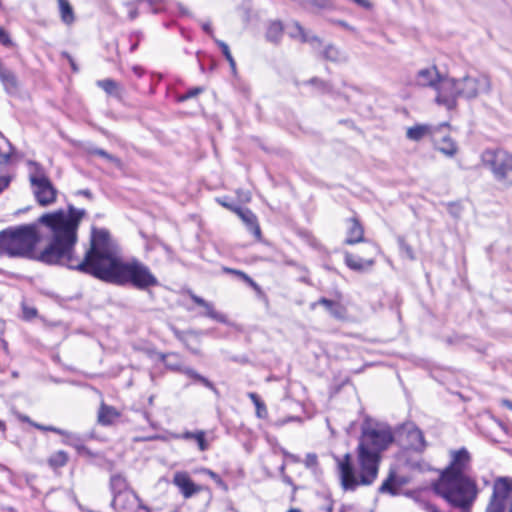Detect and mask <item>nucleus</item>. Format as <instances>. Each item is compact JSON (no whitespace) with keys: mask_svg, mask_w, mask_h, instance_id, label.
<instances>
[{"mask_svg":"<svg viewBox=\"0 0 512 512\" xmlns=\"http://www.w3.org/2000/svg\"><path fill=\"white\" fill-rule=\"evenodd\" d=\"M85 215L84 209L69 205L66 211L46 213L38 219L52 235L50 244L39 255L41 262L63 265L112 284H131L139 290L159 285L156 276L143 262L136 258L125 261L120 257L117 244L106 229L93 228L84 257L76 256L78 227Z\"/></svg>","mask_w":512,"mask_h":512,"instance_id":"obj_1","label":"nucleus"},{"mask_svg":"<svg viewBox=\"0 0 512 512\" xmlns=\"http://www.w3.org/2000/svg\"><path fill=\"white\" fill-rule=\"evenodd\" d=\"M391 429L383 424H365L357 446L355 470L350 454L337 459L339 477L344 490H355L358 486L372 484L378 475L381 453L393 442Z\"/></svg>","mask_w":512,"mask_h":512,"instance_id":"obj_2","label":"nucleus"},{"mask_svg":"<svg viewBox=\"0 0 512 512\" xmlns=\"http://www.w3.org/2000/svg\"><path fill=\"white\" fill-rule=\"evenodd\" d=\"M450 465L442 472L434 489L454 507L468 508L478 495L476 482L467 476L471 456L465 448L450 452Z\"/></svg>","mask_w":512,"mask_h":512,"instance_id":"obj_3","label":"nucleus"},{"mask_svg":"<svg viewBox=\"0 0 512 512\" xmlns=\"http://www.w3.org/2000/svg\"><path fill=\"white\" fill-rule=\"evenodd\" d=\"M491 90V80L485 74H467L459 79L445 78L438 88L435 101L448 110L455 109L457 99L471 100Z\"/></svg>","mask_w":512,"mask_h":512,"instance_id":"obj_4","label":"nucleus"},{"mask_svg":"<svg viewBox=\"0 0 512 512\" xmlns=\"http://www.w3.org/2000/svg\"><path fill=\"white\" fill-rule=\"evenodd\" d=\"M38 241L37 225H23L0 233V252L13 257H28Z\"/></svg>","mask_w":512,"mask_h":512,"instance_id":"obj_5","label":"nucleus"},{"mask_svg":"<svg viewBox=\"0 0 512 512\" xmlns=\"http://www.w3.org/2000/svg\"><path fill=\"white\" fill-rule=\"evenodd\" d=\"M481 162L497 182L512 186V153L504 149H487L481 154Z\"/></svg>","mask_w":512,"mask_h":512,"instance_id":"obj_6","label":"nucleus"},{"mask_svg":"<svg viewBox=\"0 0 512 512\" xmlns=\"http://www.w3.org/2000/svg\"><path fill=\"white\" fill-rule=\"evenodd\" d=\"M29 180L37 202L41 206H48L56 201L57 191L46 176L43 169L34 162H30Z\"/></svg>","mask_w":512,"mask_h":512,"instance_id":"obj_7","label":"nucleus"},{"mask_svg":"<svg viewBox=\"0 0 512 512\" xmlns=\"http://www.w3.org/2000/svg\"><path fill=\"white\" fill-rule=\"evenodd\" d=\"M485 512H512V478L498 477Z\"/></svg>","mask_w":512,"mask_h":512,"instance_id":"obj_8","label":"nucleus"},{"mask_svg":"<svg viewBox=\"0 0 512 512\" xmlns=\"http://www.w3.org/2000/svg\"><path fill=\"white\" fill-rule=\"evenodd\" d=\"M446 77H442L436 68V66H429L420 69L415 77L416 84L422 87H432L438 95V88L442 80Z\"/></svg>","mask_w":512,"mask_h":512,"instance_id":"obj_9","label":"nucleus"},{"mask_svg":"<svg viewBox=\"0 0 512 512\" xmlns=\"http://www.w3.org/2000/svg\"><path fill=\"white\" fill-rule=\"evenodd\" d=\"M448 124L444 123L438 126L430 124H416L407 128L406 137L411 141H421L426 137L435 138L436 134L443 128H447Z\"/></svg>","mask_w":512,"mask_h":512,"instance_id":"obj_10","label":"nucleus"},{"mask_svg":"<svg viewBox=\"0 0 512 512\" xmlns=\"http://www.w3.org/2000/svg\"><path fill=\"white\" fill-rule=\"evenodd\" d=\"M172 483L180 490L184 498L188 499L199 493L202 487L196 485L187 472L178 471L174 474Z\"/></svg>","mask_w":512,"mask_h":512,"instance_id":"obj_11","label":"nucleus"},{"mask_svg":"<svg viewBox=\"0 0 512 512\" xmlns=\"http://www.w3.org/2000/svg\"><path fill=\"white\" fill-rule=\"evenodd\" d=\"M136 495L130 489L118 491L114 494L112 505L118 512H127L136 504Z\"/></svg>","mask_w":512,"mask_h":512,"instance_id":"obj_12","label":"nucleus"},{"mask_svg":"<svg viewBox=\"0 0 512 512\" xmlns=\"http://www.w3.org/2000/svg\"><path fill=\"white\" fill-rule=\"evenodd\" d=\"M404 432L407 437V446L409 449L420 452L425 448V441L421 430L413 424H408L404 427Z\"/></svg>","mask_w":512,"mask_h":512,"instance_id":"obj_13","label":"nucleus"},{"mask_svg":"<svg viewBox=\"0 0 512 512\" xmlns=\"http://www.w3.org/2000/svg\"><path fill=\"white\" fill-rule=\"evenodd\" d=\"M441 130L433 138V142L438 151L448 157H453L458 152V146L448 135L440 136Z\"/></svg>","mask_w":512,"mask_h":512,"instance_id":"obj_14","label":"nucleus"},{"mask_svg":"<svg viewBox=\"0 0 512 512\" xmlns=\"http://www.w3.org/2000/svg\"><path fill=\"white\" fill-rule=\"evenodd\" d=\"M189 295L195 304H197L198 306H201L205 310V312L203 313L204 316H207V317H209L213 320H216L218 322H221V323L227 322V317L224 314L217 312L214 309V306L212 303L206 301L205 299L197 296L196 294H194L192 292H190Z\"/></svg>","mask_w":512,"mask_h":512,"instance_id":"obj_15","label":"nucleus"},{"mask_svg":"<svg viewBox=\"0 0 512 512\" xmlns=\"http://www.w3.org/2000/svg\"><path fill=\"white\" fill-rule=\"evenodd\" d=\"M364 241V229L355 218L347 220V236L345 243L352 245Z\"/></svg>","mask_w":512,"mask_h":512,"instance_id":"obj_16","label":"nucleus"},{"mask_svg":"<svg viewBox=\"0 0 512 512\" xmlns=\"http://www.w3.org/2000/svg\"><path fill=\"white\" fill-rule=\"evenodd\" d=\"M287 34L296 40L307 43H319V39L316 36L306 31L298 22H293L287 26Z\"/></svg>","mask_w":512,"mask_h":512,"instance_id":"obj_17","label":"nucleus"},{"mask_svg":"<svg viewBox=\"0 0 512 512\" xmlns=\"http://www.w3.org/2000/svg\"><path fill=\"white\" fill-rule=\"evenodd\" d=\"M234 212L245 223L247 228L256 236H260V228L255 214L249 209L235 208Z\"/></svg>","mask_w":512,"mask_h":512,"instance_id":"obj_18","label":"nucleus"},{"mask_svg":"<svg viewBox=\"0 0 512 512\" xmlns=\"http://www.w3.org/2000/svg\"><path fill=\"white\" fill-rule=\"evenodd\" d=\"M345 263L352 270L365 271L374 265V260L373 259L364 260L358 256L353 255V254L346 253L345 254Z\"/></svg>","mask_w":512,"mask_h":512,"instance_id":"obj_19","label":"nucleus"},{"mask_svg":"<svg viewBox=\"0 0 512 512\" xmlns=\"http://www.w3.org/2000/svg\"><path fill=\"white\" fill-rule=\"evenodd\" d=\"M404 483L405 481L401 477L397 476L394 472H391L388 478L380 486L379 491L381 493H389L392 495H396L398 489Z\"/></svg>","mask_w":512,"mask_h":512,"instance_id":"obj_20","label":"nucleus"},{"mask_svg":"<svg viewBox=\"0 0 512 512\" xmlns=\"http://www.w3.org/2000/svg\"><path fill=\"white\" fill-rule=\"evenodd\" d=\"M323 305L326 310L335 318L342 319L345 317V308L338 302L321 298L317 303L313 304V307L315 305Z\"/></svg>","mask_w":512,"mask_h":512,"instance_id":"obj_21","label":"nucleus"},{"mask_svg":"<svg viewBox=\"0 0 512 512\" xmlns=\"http://www.w3.org/2000/svg\"><path fill=\"white\" fill-rule=\"evenodd\" d=\"M119 416L120 413L114 407L102 404L98 413V421L102 425H109L112 424Z\"/></svg>","mask_w":512,"mask_h":512,"instance_id":"obj_22","label":"nucleus"},{"mask_svg":"<svg viewBox=\"0 0 512 512\" xmlns=\"http://www.w3.org/2000/svg\"><path fill=\"white\" fill-rule=\"evenodd\" d=\"M283 33V25L279 21H271L266 31V39L270 42H278Z\"/></svg>","mask_w":512,"mask_h":512,"instance_id":"obj_23","label":"nucleus"},{"mask_svg":"<svg viewBox=\"0 0 512 512\" xmlns=\"http://www.w3.org/2000/svg\"><path fill=\"white\" fill-rule=\"evenodd\" d=\"M178 438L196 441L201 451H205L208 449V443L205 440V432L202 430L196 432H185L182 435L178 436Z\"/></svg>","mask_w":512,"mask_h":512,"instance_id":"obj_24","label":"nucleus"},{"mask_svg":"<svg viewBox=\"0 0 512 512\" xmlns=\"http://www.w3.org/2000/svg\"><path fill=\"white\" fill-rule=\"evenodd\" d=\"M400 461H402L408 468L413 470H420L422 469V462L419 452H416V454L410 458L409 452L405 451L400 456Z\"/></svg>","mask_w":512,"mask_h":512,"instance_id":"obj_25","label":"nucleus"},{"mask_svg":"<svg viewBox=\"0 0 512 512\" xmlns=\"http://www.w3.org/2000/svg\"><path fill=\"white\" fill-rule=\"evenodd\" d=\"M0 80L4 84L7 90L14 89L17 86L16 76L10 70L4 68L0 64Z\"/></svg>","mask_w":512,"mask_h":512,"instance_id":"obj_26","label":"nucleus"},{"mask_svg":"<svg viewBox=\"0 0 512 512\" xmlns=\"http://www.w3.org/2000/svg\"><path fill=\"white\" fill-rule=\"evenodd\" d=\"M248 397L254 403L256 408V415L258 418L265 419L268 416V410L263 401L254 392L248 393Z\"/></svg>","mask_w":512,"mask_h":512,"instance_id":"obj_27","label":"nucleus"},{"mask_svg":"<svg viewBox=\"0 0 512 512\" xmlns=\"http://www.w3.org/2000/svg\"><path fill=\"white\" fill-rule=\"evenodd\" d=\"M59 7L62 21L66 24H71L74 21V14L69 2L67 0H59Z\"/></svg>","mask_w":512,"mask_h":512,"instance_id":"obj_28","label":"nucleus"},{"mask_svg":"<svg viewBox=\"0 0 512 512\" xmlns=\"http://www.w3.org/2000/svg\"><path fill=\"white\" fill-rule=\"evenodd\" d=\"M323 56L330 61L340 62L345 60V55L336 47L328 45L323 51Z\"/></svg>","mask_w":512,"mask_h":512,"instance_id":"obj_29","label":"nucleus"},{"mask_svg":"<svg viewBox=\"0 0 512 512\" xmlns=\"http://www.w3.org/2000/svg\"><path fill=\"white\" fill-rule=\"evenodd\" d=\"M181 372L187 375L188 377L201 382L205 387L212 390L214 389V385L207 378L197 373L194 369L189 367H183Z\"/></svg>","mask_w":512,"mask_h":512,"instance_id":"obj_30","label":"nucleus"},{"mask_svg":"<svg viewBox=\"0 0 512 512\" xmlns=\"http://www.w3.org/2000/svg\"><path fill=\"white\" fill-rule=\"evenodd\" d=\"M97 85L109 95L117 96L119 94V86L112 79L99 80L97 81Z\"/></svg>","mask_w":512,"mask_h":512,"instance_id":"obj_31","label":"nucleus"},{"mask_svg":"<svg viewBox=\"0 0 512 512\" xmlns=\"http://www.w3.org/2000/svg\"><path fill=\"white\" fill-rule=\"evenodd\" d=\"M68 461V456L64 451H58L49 458V464L53 468L64 466Z\"/></svg>","mask_w":512,"mask_h":512,"instance_id":"obj_32","label":"nucleus"},{"mask_svg":"<svg viewBox=\"0 0 512 512\" xmlns=\"http://www.w3.org/2000/svg\"><path fill=\"white\" fill-rule=\"evenodd\" d=\"M304 6L315 9H329L332 7V0H301Z\"/></svg>","mask_w":512,"mask_h":512,"instance_id":"obj_33","label":"nucleus"},{"mask_svg":"<svg viewBox=\"0 0 512 512\" xmlns=\"http://www.w3.org/2000/svg\"><path fill=\"white\" fill-rule=\"evenodd\" d=\"M111 488L114 494L118 491L128 489L126 480L121 475H114L111 477Z\"/></svg>","mask_w":512,"mask_h":512,"instance_id":"obj_34","label":"nucleus"},{"mask_svg":"<svg viewBox=\"0 0 512 512\" xmlns=\"http://www.w3.org/2000/svg\"><path fill=\"white\" fill-rule=\"evenodd\" d=\"M91 153L105 158L107 161L113 163L117 167H120V165H121V162H120V160L118 158H116L115 156L107 153L103 149L95 148V149L91 150Z\"/></svg>","mask_w":512,"mask_h":512,"instance_id":"obj_35","label":"nucleus"},{"mask_svg":"<svg viewBox=\"0 0 512 512\" xmlns=\"http://www.w3.org/2000/svg\"><path fill=\"white\" fill-rule=\"evenodd\" d=\"M199 472L201 473H204L206 475H208L211 479H213L215 481V483L221 487L224 486V482L223 480L220 478V476L218 474H216L215 472H213L212 470L210 469H207V468H201L199 470Z\"/></svg>","mask_w":512,"mask_h":512,"instance_id":"obj_36","label":"nucleus"},{"mask_svg":"<svg viewBox=\"0 0 512 512\" xmlns=\"http://www.w3.org/2000/svg\"><path fill=\"white\" fill-rule=\"evenodd\" d=\"M202 91H203V89L200 88V87H196V88L190 89L185 94H183V95H181L179 97V101H185V100H188L190 98H193V97L197 96L199 93H201Z\"/></svg>","mask_w":512,"mask_h":512,"instance_id":"obj_37","label":"nucleus"},{"mask_svg":"<svg viewBox=\"0 0 512 512\" xmlns=\"http://www.w3.org/2000/svg\"><path fill=\"white\" fill-rule=\"evenodd\" d=\"M8 146H9V151L8 152H1L0 151V168L7 165L10 160H11V156H12V148L10 146V144L8 143Z\"/></svg>","mask_w":512,"mask_h":512,"instance_id":"obj_38","label":"nucleus"},{"mask_svg":"<svg viewBox=\"0 0 512 512\" xmlns=\"http://www.w3.org/2000/svg\"><path fill=\"white\" fill-rule=\"evenodd\" d=\"M226 271L238 275L239 277L244 279L246 282H248L251 286H253L255 288L257 287L256 283L245 273L238 271V270H234V269H226Z\"/></svg>","mask_w":512,"mask_h":512,"instance_id":"obj_39","label":"nucleus"},{"mask_svg":"<svg viewBox=\"0 0 512 512\" xmlns=\"http://www.w3.org/2000/svg\"><path fill=\"white\" fill-rule=\"evenodd\" d=\"M11 179L12 178L9 175H0V193H2L6 188H8Z\"/></svg>","mask_w":512,"mask_h":512,"instance_id":"obj_40","label":"nucleus"},{"mask_svg":"<svg viewBox=\"0 0 512 512\" xmlns=\"http://www.w3.org/2000/svg\"><path fill=\"white\" fill-rule=\"evenodd\" d=\"M0 43L5 46H10L12 44L8 33L2 27H0Z\"/></svg>","mask_w":512,"mask_h":512,"instance_id":"obj_41","label":"nucleus"},{"mask_svg":"<svg viewBox=\"0 0 512 512\" xmlns=\"http://www.w3.org/2000/svg\"><path fill=\"white\" fill-rule=\"evenodd\" d=\"M35 427L40 429V430H43V431H52V432H55V433L60 434V435H66L67 434L65 431H63L61 429H58L56 427H52V426H43V425L36 424Z\"/></svg>","mask_w":512,"mask_h":512,"instance_id":"obj_42","label":"nucleus"},{"mask_svg":"<svg viewBox=\"0 0 512 512\" xmlns=\"http://www.w3.org/2000/svg\"><path fill=\"white\" fill-rule=\"evenodd\" d=\"M215 42L217 43V45L221 48L222 50V53L223 55L225 56V58H227L228 56L231 55V52H230V49H229V46L221 41V40H218V39H215Z\"/></svg>","mask_w":512,"mask_h":512,"instance_id":"obj_43","label":"nucleus"},{"mask_svg":"<svg viewBox=\"0 0 512 512\" xmlns=\"http://www.w3.org/2000/svg\"><path fill=\"white\" fill-rule=\"evenodd\" d=\"M190 338H195L194 334L191 333L190 337L185 340V344H186L187 348H189L192 353L199 354L200 350L197 347H193L190 344Z\"/></svg>","mask_w":512,"mask_h":512,"instance_id":"obj_44","label":"nucleus"},{"mask_svg":"<svg viewBox=\"0 0 512 512\" xmlns=\"http://www.w3.org/2000/svg\"><path fill=\"white\" fill-rule=\"evenodd\" d=\"M317 463V456L315 454H308L306 457V464L308 466H313Z\"/></svg>","mask_w":512,"mask_h":512,"instance_id":"obj_45","label":"nucleus"},{"mask_svg":"<svg viewBox=\"0 0 512 512\" xmlns=\"http://www.w3.org/2000/svg\"><path fill=\"white\" fill-rule=\"evenodd\" d=\"M166 365H167L168 368H170L172 370H177V371H180V372H181V370L183 368V367H181L178 364L171 363L169 360H166Z\"/></svg>","mask_w":512,"mask_h":512,"instance_id":"obj_46","label":"nucleus"},{"mask_svg":"<svg viewBox=\"0 0 512 512\" xmlns=\"http://www.w3.org/2000/svg\"><path fill=\"white\" fill-rule=\"evenodd\" d=\"M226 59L229 62V65H230L232 71L235 72L236 71V63H235L234 58L232 57V54L230 56H228Z\"/></svg>","mask_w":512,"mask_h":512,"instance_id":"obj_47","label":"nucleus"},{"mask_svg":"<svg viewBox=\"0 0 512 512\" xmlns=\"http://www.w3.org/2000/svg\"><path fill=\"white\" fill-rule=\"evenodd\" d=\"M226 59L229 62V65H230L232 71L235 72L236 71V63H235L234 58L232 57V54L230 56H228Z\"/></svg>","mask_w":512,"mask_h":512,"instance_id":"obj_48","label":"nucleus"},{"mask_svg":"<svg viewBox=\"0 0 512 512\" xmlns=\"http://www.w3.org/2000/svg\"><path fill=\"white\" fill-rule=\"evenodd\" d=\"M403 249H404V251H405L406 255H407L410 259H413V258H414V256H413V251H412V249H411V247H410V246H408V245H403Z\"/></svg>","mask_w":512,"mask_h":512,"instance_id":"obj_49","label":"nucleus"},{"mask_svg":"<svg viewBox=\"0 0 512 512\" xmlns=\"http://www.w3.org/2000/svg\"><path fill=\"white\" fill-rule=\"evenodd\" d=\"M202 28H203V30H204L206 33H208V34H210L211 36H213V30H212V27H211L210 23H204V24L202 25Z\"/></svg>","mask_w":512,"mask_h":512,"instance_id":"obj_50","label":"nucleus"},{"mask_svg":"<svg viewBox=\"0 0 512 512\" xmlns=\"http://www.w3.org/2000/svg\"><path fill=\"white\" fill-rule=\"evenodd\" d=\"M424 508H425V510H426L427 512H438V509H437L434 505L429 504V503H426V504L424 505Z\"/></svg>","mask_w":512,"mask_h":512,"instance_id":"obj_51","label":"nucleus"},{"mask_svg":"<svg viewBox=\"0 0 512 512\" xmlns=\"http://www.w3.org/2000/svg\"><path fill=\"white\" fill-rule=\"evenodd\" d=\"M353 1L356 4H358L359 6H362V7H365V8L370 7V3L367 0H353Z\"/></svg>","mask_w":512,"mask_h":512,"instance_id":"obj_52","label":"nucleus"},{"mask_svg":"<svg viewBox=\"0 0 512 512\" xmlns=\"http://www.w3.org/2000/svg\"><path fill=\"white\" fill-rule=\"evenodd\" d=\"M219 202L221 203V205H222V206H224V207H226V208L230 209V210H231V211H233V212H234V209H235V208H237L236 206L231 205V204H229L228 202H223V201H219Z\"/></svg>","mask_w":512,"mask_h":512,"instance_id":"obj_53","label":"nucleus"},{"mask_svg":"<svg viewBox=\"0 0 512 512\" xmlns=\"http://www.w3.org/2000/svg\"><path fill=\"white\" fill-rule=\"evenodd\" d=\"M502 405L507 407L508 409L512 410V401L504 399V400H502Z\"/></svg>","mask_w":512,"mask_h":512,"instance_id":"obj_54","label":"nucleus"},{"mask_svg":"<svg viewBox=\"0 0 512 512\" xmlns=\"http://www.w3.org/2000/svg\"><path fill=\"white\" fill-rule=\"evenodd\" d=\"M240 197L245 202H248L250 200V194L248 192L247 193H243Z\"/></svg>","mask_w":512,"mask_h":512,"instance_id":"obj_55","label":"nucleus"},{"mask_svg":"<svg viewBox=\"0 0 512 512\" xmlns=\"http://www.w3.org/2000/svg\"><path fill=\"white\" fill-rule=\"evenodd\" d=\"M338 25L342 26L343 28H346V29H351V27L344 21H337L336 22Z\"/></svg>","mask_w":512,"mask_h":512,"instance_id":"obj_56","label":"nucleus"},{"mask_svg":"<svg viewBox=\"0 0 512 512\" xmlns=\"http://www.w3.org/2000/svg\"><path fill=\"white\" fill-rule=\"evenodd\" d=\"M129 15H130V18H131V19H134V18H136V16H137V11H136V10H131V11L129 12Z\"/></svg>","mask_w":512,"mask_h":512,"instance_id":"obj_57","label":"nucleus"},{"mask_svg":"<svg viewBox=\"0 0 512 512\" xmlns=\"http://www.w3.org/2000/svg\"><path fill=\"white\" fill-rule=\"evenodd\" d=\"M80 193L87 197L90 196V192L88 190L81 191Z\"/></svg>","mask_w":512,"mask_h":512,"instance_id":"obj_58","label":"nucleus"},{"mask_svg":"<svg viewBox=\"0 0 512 512\" xmlns=\"http://www.w3.org/2000/svg\"><path fill=\"white\" fill-rule=\"evenodd\" d=\"M287 512H302V511L297 508H291Z\"/></svg>","mask_w":512,"mask_h":512,"instance_id":"obj_59","label":"nucleus"},{"mask_svg":"<svg viewBox=\"0 0 512 512\" xmlns=\"http://www.w3.org/2000/svg\"><path fill=\"white\" fill-rule=\"evenodd\" d=\"M70 62H71V66H72L73 70L77 71L76 64H74V62L71 59H70Z\"/></svg>","mask_w":512,"mask_h":512,"instance_id":"obj_60","label":"nucleus"},{"mask_svg":"<svg viewBox=\"0 0 512 512\" xmlns=\"http://www.w3.org/2000/svg\"><path fill=\"white\" fill-rule=\"evenodd\" d=\"M28 314H30V315H35V314H36V311H35V310L28 311Z\"/></svg>","mask_w":512,"mask_h":512,"instance_id":"obj_61","label":"nucleus"},{"mask_svg":"<svg viewBox=\"0 0 512 512\" xmlns=\"http://www.w3.org/2000/svg\"><path fill=\"white\" fill-rule=\"evenodd\" d=\"M2 425V423L0 422V426Z\"/></svg>","mask_w":512,"mask_h":512,"instance_id":"obj_62","label":"nucleus"}]
</instances>
